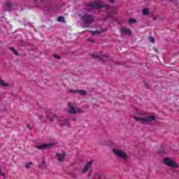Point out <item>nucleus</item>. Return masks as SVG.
<instances>
[{
	"label": "nucleus",
	"mask_w": 179,
	"mask_h": 179,
	"mask_svg": "<svg viewBox=\"0 0 179 179\" xmlns=\"http://www.w3.org/2000/svg\"><path fill=\"white\" fill-rule=\"evenodd\" d=\"M31 166H33V162H27L25 164V167L27 169H31Z\"/></svg>",
	"instance_id": "2eb2a0df"
},
{
	"label": "nucleus",
	"mask_w": 179,
	"mask_h": 179,
	"mask_svg": "<svg viewBox=\"0 0 179 179\" xmlns=\"http://www.w3.org/2000/svg\"><path fill=\"white\" fill-rule=\"evenodd\" d=\"M113 152L115 156L119 159H122V160H127L128 159V155L121 150L113 149Z\"/></svg>",
	"instance_id": "20e7f679"
},
{
	"label": "nucleus",
	"mask_w": 179,
	"mask_h": 179,
	"mask_svg": "<svg viewBox=\"0 0 179 179\" xmlns=\"http://www.w3.org/2000/svg\"><path fill=\"white\" fill-rule=\"evenodd\" d=\"M53 143H43L36 145V149H39L41 150H43V149H50V148H52L54 146Z\"/></svg>",
	"instance_id": "6e6552de"
},
{
	"label": "nucleus",
	"mask_w": 179,
	"mask_h": 179,
	"mask_svg": "<svg viewBox=\"0 0 179 179\" xmlns=\"http://www.w3.org/2000/svg\"><path fill=\"white\" fill-rule=\"evenodd\" d=\"M103 8H105L108 12H112L114 13V8L110 6H106L103 4L101 2H92L87 5L85 9L86 10H93V9H101Z\"/></svg>",
	"instance_id": "f03ea898"
},
{
	"label": "nucleus",
	"mask_w": 179,
	"mask_h": 179,
	"mask_svg": "<svg viewBox=\"0 0 179 179\" xmlns=\"http://www.w3.org/2000/svg\"><path fill=\"white\" fill-rule=\"evenodd\" d=\"M92 57L94 59H98L99 61H102V62H104V61H107L106 56H99L95 54L92 55Z\"/></svg>",
	"instance_id": "9d476101"
},
{
	"label": "nucleus",
	"mask_w": 179,
	"mask_h": 179,
	"mask_svg": "<svg viewBox=\"0 0 179 179\" xmlns=\"http://www.w3.org/2000/svg\"><path fill=\"white\" fill-rule=\"evenodd\" d=\"M163 162L164 164L168 166V167H171L172 169H177L178 167V164L176 163V161L170 158H165Z\"/></svg>",
	"instance_id": "39448f33"
},
{
	"label": "nucleus",
	"mask_w": 179,
	"mask_h": 179,
	"mask_svg": "<svg viewBox=\"0 0 179 179\" xmlns=\"http://www.w3.org/2000/svg\"><path fill=\"white\" fill-rule=\"evenodd\" d=\"M95 178H103V173H95Z\"/></svg>",
	"instance_id": "6ab92c4d"
},
{
	"label": "nucleus",
	"mask_w": 179,
	"mask_h": 179,
	"mask_svg": "<svg viewBox=\"0 0 179 179\" xmlns=\"http://www.w3.org/2000/svg\"><path fill=\"white\" fill-rule=\"evenodd\" d=\"M41 1H45V0H41Z\"/></svg>",
	"instance_id": "2f4dec72"
},
{
	"label": "nucleus",
	"mask_w": 179,
	"mask_h": 179,
	"mask_svg": "<svg viewBox=\"0 0 179 179\" xmlns=\"http://www.w3.org/2000/svg\"><path fill=\"white\" fill-rule=\"evenodd\" d=\"M134 118L135 121H138L139 122H143V124H150V122H153V121L156 120V116H148V113L146 112H140L139 115H135Z\"/></svg>",
	"instance_id": "f257e3e1"
},
{
	"label": "nucleus",
	"mask_w": 179,
	"mask_h": 179,
	"mask_svg": "<svg viewBox=\"0 0 179 179\" xmlns=\"http://www.w3.org/2000/svg\"><path fill=\"white\" fill-rule=\"evenodd\" d=\"M53 57L56 58V59H59L61 58V57H59L58 55H53Z\"/></svg>",
	"instance_id": "393cba45"
},
{
	"label": "nucleus",
	"mask_w": 179,
	"mask_h": 179,
	"mask_svg": "<svg viewBox=\"0 0 179 179\" xmlns=\"http://www.w3.org/2000/svg\"><path fill=\"white\" fill-rule=\"evenodd\" d=\"M149 41H150V43H155V38H153L152 36H150Z\"/></svg>",
	"instance_id": "b1692460"
},
{
	"label": "nucleus",
	"mask_w": 179,
	"mask_h": 179,
	"mask_svg": "<svg viewBox=\"0 0 179 179\" xmlns=\"http://www.w3.org/2000/svg\"><path fill=\"white\" fill-rule=\"evenodd\" d=\"M134 23H136V20L134 18H130L129 20L128 24H134Z\"/></svg>",
	"instance_id": "f3484780"
},
{
	"label": "nucleus",
	"mask_w": 179,
	"mask_h": 179,
	"mask_svg": "<svg viewBox=\"0 0 179 179\" xmlns=\"http://www.w3.org/2000/svg\"><path fill=\"white\" fill-rule=\"evenodd\" d=\"M65 156H66V154H65V152L57 153L56 159L58 160V162H64V160H65Z\"/></svg>",
	"instance_id": "9b49d317"
},
{
	"label": "nucleus",
	"mask_w": 179,
	"mask_h": 179,
	"mask_svg": "<svg viewBox=\"0 0 179 179\" xmlns=\"http://www.w3.org/2000/svg\"><path fill=\"white\" fill-rule=\"evenodd\" d=\"M68 113L69 114H78L79 113H82V110L79 108L75 109V107L72 106V103H69Z\"/></svg>",
	"instance_id": "0eeeda50"
},
{
	"label": "nucleus",
	"mask_w": 179,
	"mask_h": 179,
	"mask_svg": "<svg viewBox=\"0 0 179 179\" xmlns=\"http://www.w3.org/2000/svg\"><path fill=\"white\" fill-rule=\"evenodd\" d=\"M45 161L43 160L41 164L39 165V167L42 169H44L46 167Z\"/></svg>",
	"instance_id": "dca6fc26"
},
{
	"label": "nucleus",
	"mask_w": 179,
	"mask_h": 179,
	"mask_svg": "<svg viewBox=\"0 0 179 179\" xmlns=\"http://www.w3.org/2000/svg\"><path fill=\"white\" fill-rule=\"evenodd\" d=\"M13 4H12V3H7L6 4V6L8 8L10 9V7L13 6Z\"/></svg>",
	"instance_id": "412c9836"
},
{
	"label": "nucleus",
	"mask_w": 179,
	"mask_h": 179,
	"mask_svg": "<svg viewBox=\"0 0 179 179\" xmlns=\"http://www.w3.org/2000/svg\"><path fill=\"white\" fill-rule=\"evenodd\" d=\"M90 176H92V172H90L88 174V176L90 177Z\"/></svg>",
	"instance_id": "c756f323"
},
{
	"label": "nucleus",
	"mask_w": 179,
	"mask_h": 179,
	"mask_svg": "<svg viewBox=\"0 0 179 179\" xmlns=\"http://www.w3.org/2000/svg\"><path fill=\"white\" fill-rule=\"evenodd\" d=\"M0 85L3 86V87H8V86H9V84L6 83L3 80L0 79Z\"/></svg>",
	"instance_id": "ddd939ff"
},
{
	"label": "nucleus",
	"mask_w": 179,
	"mask_h": 179,
	"mask_svg": "<svg viewBox=\"0 0 179 179\" xmlns=\"http://www.w3.org/2000/svg\"><path fill=\"white\" fill-rule=\"evenodd\" d=\"M143 15L145 16L146 15H149V9L144 8L142 11Z\"/></svg>",
	"instance_id": "a211bd4d"
},
{
	"label": "nucleus",
	"mask_w": 179,
	"mask_h": 179,
	"mask_svg": "<svg viewBox=\"0 0 179 179\" xmlns=\"http://www.w3.org/2000/svg\"><path fill=\"white\" fill-rule=\"evenodd\" d=\"M64 20H65V19L64 18V17H59L57 18V22H64Z\"/></svg>",
	"instance_id": "4be33fe9"
},
{
	"label": "nucleus",
	"mask_w": 179,
	"mask_h": 179,
	"mask_svg": "<svg viewBox=\"0 0 179 179\" xmlns=\"http://www.w3.org/2000/svg\"><path fill=\"white\" fill-rule=\"evenodd\" d=\"M27 128H29L30 129H31V127H30V124H27Z\"/></svg>",
	"instance_id": "c85d7f7f"
},
{
	"label": "nucleus",
	"mask_w": 179,
	"mask_h": 179,
	"mask_svg": "<svg viewBox=\"0 0 179 179\" xmlns=\"http://www.w3.org/2000/svg\"><path fill=\"white\" fill-rule=\"evenodd\" d=\"M10 50H11V51H13V54H15V55H19L17 54V52L16 50H15V48H10Z\"/></svg>",
	"instance_id": "aec40b11"
},
{
	"label": "nucleus",
	"mask_w": 179,
	"mask_h": 179,
	"mask_svg": "<svg viewBox=\"0 0 179 179\" xmlns=\"http://www.w3.org/2000/svg\"><path fill=\"white\" fill-rule=\"evenodd\" d=\"M78 94H80V96H86L87 94V92H86L85 90H78Z\"/></svg>",
	"instance_id": "4468645a"
},
{
	"label": "nucleus",
	"mask_w": 179,
	"mask_h": 179,
	"mask_svg": "<svg viewBox=\"0 0 179 179\" xmlns=\"http://www.w3.org/2000/svg\"><path fill=\"white\" fill-rule=\"evenodd\" d=\"M121 33L122 34H125L126 36H131V34H132V31L129 29V28H127V27H122Z\"/></svg>",
	"instance_id": "1a4fd4ad"
},
{
	"label": "nucleus",
	"mask_w": 179,
	"mask_h": 179,
	"mask_svg": "<svg viewBox=\"0 0 179 179\" xmlns=\"http://www.w3.org/2000/svg\"><path fill=\"white\" fill-rule=\"evenodd\" d=\"M0 176L1 177H5V173H2V170H1V169H0Z\"/></svg>",
	"instance_id": "bb28decb"
},
{
	"label": "nucleus",
	"mask_w": 179,
	"mask_h": 179,
	"mask_svg": "<svg viewBox=\"0 0 179 179\" xmlns=\"http://www.w3.org/2000/svg\"><path fill=\"white\" fill-rule=\"evenodd\" d=\"M90 167H92V162H87L85 167L82 170V173H87V171L89 170V169H90Z\"/></svg>",
	"instance_id": "f8f14e48"
},
{
	"label": "nucleus",
	"mask_w": 179,
	"mask_h": 179,
	"mask_svg": "<svg viewBox=\"0 0 179 179\" xmlns=\"http://www.w3.org/2000/svg\"><path fill=\"white\" fill-rule=\"evenodd\" d=\"M100 32H99V31H91V34H92V36H94L95 34H99Z\"/></svg>",
	"instance_id": "5701e85b"
},
{
	"label": "nucleus",
	"mask_w": 179,
	"mask_h": 179,
	"mask_svg": "<svg viewBox=\"0 0 179 179\" xmlns=\"http://www.w3.org/2000/svg\"><path fill=\"white\" fill-rule=\"evenodd\" d=\"M69 92H70V93H73V94L78 93V90H70Z\"/></svg>",
	"instance_id": "a878e982"
},
{
	"label": "nucleus",
	"mask_w": 179,
	"mask_h": 179,
	"mask_svg": "<svg viewBox=\"0 0 179 179\" xmlns=\"http://www.w3.org/2000/svg\"><path fill=\"white\" fill-rule=\"evenodd\" d=\"M46 118L50 121H57L61 127H65V125L67 127L69 126V119L63 118L61 116H56L51 113L47 114Z\"/></svg>",
	"instance_id": "7ed1b4c3"
},
{
	"label": "nucleus",
	"mask_w": 179,
	"mask_h": 179,
	"mask_svg": "<svg viewBox=\"0 0 179 179\" xmlns=\"http://www.w3.org/2000/svg\"><path fill=\"white\" fill-rule=\"evenodd\" d=\"M81 20L84 22V23L90 24L93 23L94 18L92 15H89V14H85L81 16Z\"/></svg>",
	"instance_id": "423d86ee"
},
{
	"label": "nucleus",
	"mask_w": 179,
	"mask_h": 179,
	"mask_svg": "<svg viewBox=\"0 0 179 179\" xmlns=\"http://www.w3.org/2000/svg\"><path fill=\"white\" fill-rule=\"evenodd\" d=\"M88 41H91L92 43H94V41L92 40V38H89Z\"/></svg>",
	"instance_id": "cd10ccee"
},
{
	"label": "nucleus",
	"mask_w": 179,
	"mask_h": 179,
	"mask_svg": "<svg viewBox=\"0 0 179 179\" xmlns=\"http://www.w3.org/2000/svg\"><path fill=\"white\" fill-rule=\"evenodd\" d=\"M108 1L109 2H111V3L114 2V0H108Z\"/></svg>",
	"instance_id": "7c9ffc66"
}]
</instances>
